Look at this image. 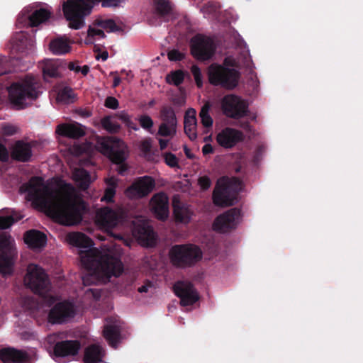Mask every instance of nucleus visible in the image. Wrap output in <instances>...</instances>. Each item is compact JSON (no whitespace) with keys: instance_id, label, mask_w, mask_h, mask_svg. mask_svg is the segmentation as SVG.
Masks as SVG:
<instances>
[{"instance_id":"f257e3e1","label":"nucleus","mask_w":363,"mask_h":363,"mask_svg":"<svg viewBox=\"0 0 363 363\" xmlns=\"http://www.w3.org/2000/svg\"><path fill=\"white\" fill-rule=\"evenodd\" d=\"M20 191L35 208L59 223L73 225L82 220L84 205L74 188L61 179L45 182L40 177H33L21 186Z\"/></svg>"},{"instance_id":"f03ea898","label":"nucleus","mask_w":363,"mask_h":363,"mask_svg":"<svg viewBox=\"0 0 363 363\" xmlns=\"http://www.w3.org/2000/svg\"><path fill=\"white\" fill-rule=\"evenodd\" d=\"M66 240L79 249L82 264L87 270L82 277L84 285L106 282L111 277H118L123 273L120 250L116 249L113 252L106 247L92 248V240L80 233L67 234Z\"/></svg>"},{"instance_id":"7ed1b4c3","label":"nucleus","mask_w":363,"mask_h":363,"mask_svg":"<svg viewBox=\"0 0 363 363\" xmlns=\"http://www.w3.org/2000/svg\"><path fill=\"white\" fill-rule=\"evenodd\" d=\"M124 0H67L62 4L65 18L69 21V28L75 30L82 28L84 24V18L88 16L93 6L101 2L102 6H118Z\"/></svg>"},{"instance_id":"20e7f679","label":"nucleus","mask_w":363,"mask_h":363,"mask_svg":"<svg viewBox=\"0 0 363 363\" xmlns=\"http://www.w3.org/2000/svg\"><path fill=\"white\" fill-rule=\"evenodd\" d=\"M236 64V60L232 57H226L222 65L211 64L207 69L209 83L228 90L235 89L240 78V72L235 69Z\"/></svg>"},{"instance_id":"39448f33","label":"nucleus","mask_w":363,"mask_h":363,"mask_svg":"<svg viewBox=\"0 0 363 363\" xmlns=\"http://www.w3.org/2000/svg\"><path fill=\"white\" fill-rule=\"evenodd\" d=\"M96 149L113 162L118 164L117 171L123 174L127 170V166L123 162L126 159L128 150L124 141L116 137L98 138Z\"/></svg>"},{"instance_id":"423d86ee","label":"nucleus","mask_w":363,"mask_h":363,"mask_svg":"<svg viewBox=\"0 0 363 363\" xmlns=\"http://www.w3.org/2000/svg\"><path fill=\"white\" fill-rule=\"evenodd\" d=\"M38 88L37 80L32 76L13 84L9 89L11 103L18 109L25 108L38 98Z\"/></svg>"},{"instance_id":"0eeeda50","label":"nucleus","mask_w":363,"mask_h":363,"mask_svg":"<svg viewBox=\"0 0 363 363\" xmlns=\"http://www.w3.org/2000/svg\"><path fill=\"white\" fill-rule=\"evenodd\" d=\"M242 189L241 182L235 178L222 177L217 182L213 199L216 205L228 206L238 201V192Z\"/></svg>"},{"instance_id":"6e6552de","label":"nucleus","mask_w":363,"mask_h":363,"mask_svg":"<svg viewBox=\"0 0 363 363\" xmlns=\"http://www.w3.org/2000/svg\"><path fill=\"white\" fill-rule=\"evenodd\" d=\"M169 258L175 266L190 267L202 258V252L199 247L191 244L175 245L169 251Z\"/></svg>"},{"instance_id":"1a4fd4ad","label":"nucleus","mask_w":363,"mask_h":363,"mask_svg":"<svg viewBox=\"0 0 363 363\" xmlns=\"http://www.w3.org/2000/svg\"><path fill=\"white\" fill-rule=\"evenodd\" d=\"M23 283L32 291L40 295H44L50 289L47 274L42 267L35 264L28 266Z\"/></svg>"},{"instance_id":"9d476101","label":"nucleus","mask_w":363,"mask_h":363,"mask_svg":"<svg viewBox=\"0 0 363 363\" xmlns=\"http://www.w3.org/2000/svg\"><path fill=\"white\" fill-rule=\"evenodd\" d=\"M0 274L8 277L13 272L16 248L14 241L6 234L0 235Z\"/></svg>"},{"instance_id":"9b49d317","label":"nucleus","mask_w":363,"mask_h":363,"mask_svg":"<svg viewBox=\"0 0 363 363\" xmlns=\"http://www.w3.org/2000/svg\"><path fill=\"white\" fill-rule=\"evenodd\" d=\"M216 45L210 37L197 35L191 40L192 55L199 60H207L213 57Z\"/></svg>"},{"instance_id":"f8f14e48","label":"nucleus","mask_w":363,"mask_h":363,"mask_svg":"<svg viewBox=\"0 0 363 363\" xmlns=\"http://www.w3.org/2000/svg\"><path fill=\"white\" fill-rule=\"evenodd\" d=\"M242 213L238 208H231L216 218L213 230L220 233H226L237 228L242 220Z\"/></svg>"},{"instance_id":"ddd939ff","label":"nucleus","mask_w":363,"mask_h":363,"mask_svg":"<svg viewBox=\"0 0 363 363\" xmlns=\"http://www.w3.org/2000/svg\"><path fill=\"white\" fill-rule=\"evenodd\" d=\"M220 104L223 113L230 118H239L247 112L246 103L240 97L234 94L225 96Z\"/></svg>"},{"instance_id":"4468645a","label":"nucleus","mask_w":363,"mask_h":363,"mask_svg":"<svg viewBox=\"0 0 363 363\" xmlns=\"http://www.w3.org/2000/svg\"><path fill=\"white\" fill-rule=\"evenodd\" d=\"M121 216L120 209H112L109 207L101 208L96 212L95 222L99 228L108 231L118 225Z\"/></svg>"},{"instance_id":"2eb2a0df","label":"nucleus","mask_w":363,"mask_h":363,"mask_svg":"<svg viewBox=\"0 0 363 363\" xmlns=\"http://www.w3.org/2000/svg\"><path fill=\"white\" fill-rule=\"evenodd\" d=\"M133 235L143 246L151 247L155 244L156 235L149 223L144 219L137 218L133 221Z\"/></svg>"},{"instance_id":"dca6fc26","label":"nucleus","mask_w":363,"mask_h":363,"mask_svg":"<svg viewBox=\"0 0 363 363\" xmlns=\"http://www.w3.org/2000/svg\"><path fill=\"white\" fill-rule=\"evenodd\" d=\"M76 314L74 306L68 301L56 303L50 311L48 321L52 324L62 323L69 320Z\"/></svg>"},{"instance_id":"f3484780","label":"nucleus","mask_w":363,"mask_h":363,"mask_svg":"<svg viewBox=\"0 0 363 363\" xmlns=\"http://www.w3.org/2000/svg\"><path fill=\"white\" fill-rule=\"evenodd\" d=\"M155 183L154 179L145 176L136 180L125 191V194L130 199H139L147 196L150 193Z\"/></svg>"},{"instance_id":"a211bd4d","label":"nucleus","mask_w":363,"mask_h":363,"mask_svg":"<svg viewBox=\"0 0 363 363\" xmlns=\"http://www.w3.org/2000/svg\"><path fill=\"white\" fill-rule=\"evenodd\" d=\"M175 294L180 298L181 304L184 306H191L199 299L196 291L189 281H177L174 286Z\"/></svg>"},{"instance_id":"6ab92c4d","label":"nucleus","mask_w":363,"mask_h":363,"mask_svg":"<svg viewBox=\"0 0 363 363\" xmlns=\"http://www.w3.org/2000/svg\"><path fill=\"white\" fill-rule=\"evenodd\" d=\"M244 138L241 131L232 128H225L220 130L216 137L217 143L223 148L230 149L235 147Z\"/></svg>"},{"instance_id":"aec40b11","label":"nucleus","mask_w":363,"mask_h":363,"mask_svg":"<svg viewBox=\"0 0 363 363\" xmlns=\"http://www.w3.org/2000/svg\"><path fill=\"white\" fill-rule=\"evenodd\" d=\"M150 209L155 216L164 220L169 216V198L163 192L155 194L150 201Z\"/></svg>"},{"instance_id":"412c9836","label":"nucleus","mask_w":363,"mask_h":363,"mask_svg":"<svg viewBox=\"0 0 363 363\" xmlns=\"http://www.w3.org/2000/svg\"><path fill=\"white\" fill-rule=\"evenodd\" d=\"M50 15L51 11L48 8L35 9L31 13H29L28 9H25L21 12L18 23H25L26 25L29 26H37L45 22L50 17Z\"/></svg>"},{"instance_id":"4be33fe9","label":"nucleus","mask_w":363,"mask_h":363,"mask_svg":"<svg viewBox=\"0 0 363 363\" xmlns=\"http://www.w3.org/2000/svg\"><path fill=\"white\" fill-rule=\"evenodd\" d=\"M121 322L117 318H109L106 319L103 335L106 341L112 347H116L120 340V331Z\"/></svg>"},{"instance_id":"5701e85b","label":"nucleus","mask_w":363,"mask_h":363,"mask_svg":"<svg viewBox=\"0 0 363 363\" xmlns=\"http://www.w3.org/2000/svg\"><path fill=\"white\" fill-rule=\"evenodd\" d=\"M31 353L23 350L7 347L0 350V359L4 363H23L30 359Z\"/></svg>"},{"instance_id":"b1692460","label":"nucleus","mask_w":363,"mask_h":363,"mask_svg":"<svg viewBox=\"0 0 363 363\" xmlns=\"http://www.w3.org/2000/svg\"><path fill=\"white\" fill-rule=\"evenodd\" d=\"M80 347L78 341H62L55 345V354L58 357H74L78 354Z\"/></svg>"},{"instance_id":"393cba45","label":"nucleus","mask_w":363,"mask_h":363,"mask_svg":"<svg viewBox=\"0 0 363 363\" xmlns=\"http://www.w3.org/2000/svg\"><path fill=\"white\" fill-rule=\"evenodd\" d=\"M174 216L177 222L186 224L193 215V211L190 207L179 201L177 196L173 198Z\"/></svg>"},{"instance_id":"a878e982","label":"nucleus","mask_w":363,"mask_h":363,"mask_svg":"<svg viewBox=\"0 0 363 363\" xmlns=\"http://www.w3.org/2000/svg\"><path fill=\"white\" fill-rule=\"evenodd\" d=\"M25 243L33 250H40L47 244L46 235L38 230H31L24 235Z\"/></svg>"},{"instance_id":"bb28decb","label":"nucleus","mask_w":363,"mask_h":363,"mask_svg":"<svg viewBox=\"0 0 363 363\" xmlns=\"http://www.w3.org/2000/svg\"><path fill=\"white\" fill-rule=\"evenodd\" d=\"M196 114L195 109L189 108L185 113L184 121L185 134L192 141L197 138V120Z\"/></svg>"},{"instance_id":"cd10ccee","label":"nucleus","mask_w":363,"mask_h":363,"mask_svg":"<svg viewBox=\"0 0 363 363\" xmlns=\"http://www.w3.org/2000/svg\"><path fill=\"white\" fill-rule=\"evenodd\" d=\"M72 42L65 36L57 37L49 44L50 50L57 55L69 53L72 49Z\"/></svg>"},{"instance_id":"c85d7f7f","label":"nucleus","mask_w":363,"mask_h":363,"mask_svg":"<svg viewBox=\"0 0 363 363\" xmlns=\"http://www.w3.org/2000/svg\"><path fill=\"white\" fill-rule=\"evenodd\" d=\"M154 5L156 14L164 21H169L175 18L174 9L168 0H157Z\"/></svg>"},{"instance_id":"c756f323","label":"nucleus","mask_w":363,"mask_h":363,"mask_svg":"<svg viewBox=\"0 0 363 363\" xmlns=\"http://www.w3.org/2000/svg\"><path fill=\"white\" fill-rule=\"evenodd\" d=\"M32 151L29 144L21 141L16 143L12 148L11 157L16 160L26 162L30 160Z\"/></svg>"},{"instance_id":"7c9ffc66","label":"nucleus","mask_w":363,"mask_h":363,"mask_svg":"<svg viewBox=\"0 0 363 363\" xmlns=\"http://www.w3.org/2000/svg\"><path fill=\"white\" fill-rule=\"evenodd\" d=\"M56 133L68 138H79L84 134L83 128L79 124H62L56 129Z\"/></svg>"},{"instance_id":"2f4dec72","label":"nucleus","mask_w":363,"mask_h":363,"mask_svg":"<svg viewBox=\"0 0 363 363\" xmlns=\"http://www.w3.org/2000/svg\"><path fill=\"white\" fill-rule=\"evenodd\" d=\"M104 350L99 345H91L84 351V363H98L101 362Z\"/></svg>"},{"instance_id":"473e14b6","label":"nucleus","mask_w":363,"mask_h":363,"mask_svg":"<svg viewBox=\"0 0 363 363\" xmlns=\"http://www.w3.org/2000/svg\"><path fill=\"white\" fill-rule=\"evenodd\" d=\"M72 177L77 185L82 189L88 188L90 183L95 179V177L91 178L86 171L81 168L74 169Z\"/></svg>"},{"instance_id":"72a5a7b5","label":"nucleus","mask_w":363,"mask_h":363,"mask_svg":"<svg viewBox=\"0 0 363 363\" xmlns=\"http://www.w3.org/2000/svg\"><path fill=\"white\" fill-rule=\"evenodd\" d=\"M61 62L59 60H45L42 62V69L44 77H57L59 74V67Z\"/></svg>"},{"instance_id":"f704fd0d","label":"nucleus","mask_w":363,"mask_h":363,"mask_svg":"<svg viewBox=\"0 0 363 363\" xmlns=\"http://www.w3.org/2000/svg\"><path fill=\"white\" fill-rule=\"evenodd\" d=\"M105 37V34L103 30L100 28L98 23L94 21L91 25L89 26L87 30V36L84 40L86 44H93L96 40H101Z\"/></svg>"},{"instance_id":"c9c22d12","label":"nucleus","mask_w":363,"mask_h":363,"mask_svg":"<svg viewBox=\"0 0 363 363\" xmlns=\"http://www.w3.org/2000/svg\"><path fill=\"white\" fill-rule=\"evenodd\" d=\"M118 180L114 177H108L106 179L107 188L105 191L104 196L101 198V201L110 202L112 201L115 194V188L117 185Z\"/></svg>"},{"instance_id":"e433bc0d","label":"nucleus","mask_w":363,"mask_h":363,"mask_svg":"<svg viewBox=\"0 0 363 363\" xmlns=\"http://www.w3.org/2000/svg\"><path fill=\"white\" fill-rule=\"evenodd\" d=\"M177 130V123L162 122L158 128L157 134L163 137L173 138Z\"/></svg>"},{"instance_id":"4c0bfd02","label":"nucleus","mask_w":363,"mask_h":363,"mask_svg":"<svg viewBox=\"0 0 363 363\" xmlns=\"http://www.w3.org/2000/svg\"><path fill=\"white\" fill-rule=\"evenodd\" d=\"M74 99V94L72 89L69 87H64L57 93L56 99L58 102L63 104L72 103Z\"/></svg>"},{"instance_id":"58836bf2","label":"nucleus","mask_w":363,"mask_h":363,"mask_svg":"<svg viewBox=\"0 0 363 363\" xmlns=\"http://www.w3.org/2000/svg\"><path fill=\"white\" fill-rule=\"evenodd\" d=\"M210 109L211 105L207 102L202 106L199 113L201 123L203 126L207 129L211 128L213 123V118L209 114Z\"/></svg>"},{"instance_id":"ea45409f","label":"nucleus","mask_w":363,"mask_h":363,"mask_svg":"<svg viewBox=\"0 0 363 363\" xmlns=\"http://www.w3.org/2000/svg\"><path fill=\"white\" fill-rule=\"evenodd\" d=\"M23 218L22 216L12 211L8 216H4L3 213H0V229L9 228L15 221H18Z\"/></svg>"},{"instance_id":"a19ab883","label":"nucleus","mask_w":363,"mask_h":363,"mask_svg":"<svg viewBox=\"0 0 363 363\" xmlns=\"http://www.w3.org/2000/svg\"><path fill=\"white\" fill-rule=\"evenodd\" d=\"M102 127L108 132L114 133H118L120 129V125L111 116H106L101 120Z\"/></svg>"},{"instance_id":"79ce46f5","label":"nucleus","mask_w":363,"mask_h":363,"mask_svg":"<svg viewBox=\"0 0 363 363\" xmlns=\"http://www.w3.org/2000/svg\"><path fill=\"white\" fill-rule=\"evenodd\" d=\"M27 35L23 32L16 33L11 38V43L13 48L16 50H21L27 45Z\"/></svg>"},{"instance_id":"37998d69","label":"nucleus","mask_w":363,"mask_h":363,"mask_svg":"<svg viewBox=\"0 0 363 363\" xmlns=\"http://www.w3.org/2000/svg\"><path fill=\"white\" fill-rule=\"evenodd\" d=\"M184 79V72L182 70L173 71L166 77V81L175 86L182 84Z\"/></svg>"},{"instance_id":"c03bdc74","label":"nucleus","mask_w":363,"mask_h":363,"mask_svg":"<svg viewBox=\"0 0 363 363\" xmlns=\"http://www.w3.org/2000/svg\"><path fill=\"white\" fill-rule=\"evenodd\" d=\"M104 32H113L117 30L116 23L111 19H96L95 21Z\"/></svg>"},{"instance_id":"a18cd8bd","label":"nucleus","mask_w":363,"mask_h":363,"mask_svg":"<svg viewBox=\"0 0 363 363\" xmlns=\"http://www.w3.org/2000/svg\"><path fill=\"white\" fill-rule=\"evenodd\" d=\"M161 119L164 123H177L174 111L172 108H163L161 111Z\"/></svg>"},{"instance_id":"49530a36","label":"nucleus","mask_w":363,"mask_h":363,"mask_svg":"<svg viewBox=\"0 0 363 363\" xmlns=\"http://www.w3.org/2000/svg\"><path fill=\"white\" fill-rule=\"evenodd\" d=\"M116 116L122 121L129 128L137 130L138 128L136 125L131 121L127 112L122 111L116 114Z\"/></svg>"},{"instance_id":"de8ad7c7","label":"nucleus","mask_w":363,"mask_h":363,"mask_svg":"<svg viewBox=\"0 0 363 363\" xmlns=\"http://www.w3.org/2000/svg\"><path fill=\"white\" fill-rule=\"evenodd\" d=\"M138 121L143 128L147 130L150 133H152L151 129L153 127L154 123L150 116L147 115L141 116L139 117Z\"/></svg>"},{"instance_id":"09e8293b","label":"nucleus","mask_w":363,"mask_h":363,"mask_svg":"<svg viewBox=\"0 0 363 363\" xmlns=\"http://www.w3.org/2000/svg\"><path fill=\"white\" fill-rule=\"evenodd\" d=\"M191 72L197 86L201 87L203 85V76L201 69L196 65H193L191 67Z\"/></svg>"},{"instance_id":"8fccbe9b","label":"nucleus","mask_w":363,"mask_h":363,"mask_svg":"<svg viewBox=\"0 0 363 363\" xmlns=\"http://www.w3.org/2000/svg\"><path fill=\"white\" fill-rule=\"evenodd\" d=\"M164 162L170 167H178V160L177 157L170 152L164 154Z\"/></svg>"},{"instance_id":"3c124183","label":"nucleus","mask_w":363,"mask_h":363,"mask_svg":"<svg viewBox=\"0 0 363 363\" xmlns=\"http://www.w3.org/2000/svg\"><path fill=\"white\" fill-rule=\"evenodd\" d=\"M91 148V145L89 144H86L83 147H81L79 144H75L72 147V152L75 155H80L84 152L89 154V149Z\"/></svg>"},{"instance_id":"603ef678","label":"nucleus","mask_w":363,"mask_h":363,"mask_svg":"<svg viewBox=\"0 0 363 363\" xmlns=\"http://www.w3.org/2000/svg\"><path fill=\"white\" fill-rule=\"evenodd\" d=\"M104 105L108 108L117 109L118 108L119 104L115 97L108 96L106 99Z\"/></svg>"},{"instance_id":"864d4df0","label":"nucleus","mask_w":363,"mask_h":363,"mask_svg":"<svg viewBox=\"0 0 363 363\" xmlns=\"http://www.w3.org/2000/svg\"><path fill=\"white\" fill-rule=\"evenodd\" d=\"M198 184L201 189L206 190L210 187L211 182L207 176H201L198 179Z\"/></svg>"},{"instance_id":"5fc2aeb1","label":"nucleus","mask_w":363,"mask_h":363,"mask_svg":"<svg viewBox=\"0 0 363 363\" xmlns=\"http://www.w3.org/2000/svg\"><path fill=\"white\" fill-rule=\"evenodd\" d=\"M152 147V142L150 139L143 140L140 145V150L145 155L147 154Z\"/></svg>"},{"instance_id":"6e6d98bb","label":"nucleus","mask_w":363,"mask_h":363,"mask_svg":"<svg viewBox=\"0 0 363 363\" xmlns=\"http://www.w3.org/2000/svg\"><path fill=\"white\" fill-rule=\"evenodd\" d=\"M167 55L169 60L171 61L181 60L184 57V54L177 50H170Z\"/></svg>"},{"instance_id":"4d7b16f0","label":"nucleus","mask_w":363,"mask_h":363,"mask_svg":"<svg viewBox=\"0 0 363 363\" xmlns=\"http://www.w3.org/2000/svg\"><path fill=\"white\" fill-rule=\"evenodd\" d=\"M86 297H93L94 299L97 300L100 297V292L96 289H90L86 291Z\"/></svg>"},{"instance_id":"13d9d810","label":"nucleus","mask_w":363,"mask_h":363,"mask_svg":"<svg viewBox=\"0 0 363 363\" xmlns=\"http://www.w3.org/2000/svg\"><path fill=\"white\" fill-rule=\"evenodd\" d=\"M9 159V152L3 145L0 144V160L6 161Z\"/></svg>"},{"instance_id":"bf43d9fd","label":"nucleus","mask_w":363,"mask_h":363,"mask_svg":"<svg viewBox=\"0 0 363 363\" xmlns=\"http://www.w3.org/2000/svg\"><path fill=\"white\" fill-rule=\"evenodd\" d=\"M203 155H208L213 152V148L211 144L206 143L202 148Z\"/></svg>"},{"instance_id":"052dcab7","label":"nucleus","mask_w":363,"mask_h":363,"mask_svg":"<svg viewBox=\"0 0 363 363\" xmlns=\"http://www.w3.org/2000/svg\"><path fill=\"white\" fill-rule=\"evenodd\" d=\"M16 131V129L15 127L12 125H7L4 128V133L7 135H12Z\"/></svg>"},{"instance_id":"680f3d73","label":"nucleus","mask_w":363,"mask_h":363,"mask_svg":"<svg viewBox=\"0 0 363 363\" xmlns=\"http://www.w3.org/2000/svg\"><path fill=\"white\" fill-rule=\"evenodd\" d=\"M108 57V54L106 51H104L101 53L97 54L96 55V60H101L102 61H106Z\"/></svg>"},{"instance_id":"e2e57ef3","label":"nucleus","mask_w":363,"mask_h":363,"mask_svg":"<svg viewBox=\"0 0 363 363\" xmlns=\"http://www.w3.org/2000/svg\"><path fill=\"white\" fill-rule=\"evenodd\" d=\"M158 142H159V145H160V148L162 150H164L169 144L168 140H164V139H162V138L158 139Z\"/></svg>"},{"instance_id":"0e129e2a","label":"nucleus","mask_w":363,"mask_h":363,"mask_svg":"<svg viewBox=\"0 0 363 363\" xmlns=\"http://www.w3.org/2000/svg\"><path fill=\"white\" fill-rule=\"evenodd\" d=\"M68 67L70 70L74 71L75 72H79L80 66L74 62H69Z\"/></svg>"},{"instance_id":"69168bd1","label":"nucleus","mask_w":363,"mask_h":363,"mask_svg":"<svg viewBox=\"0 0 363 363\" xmlns=\"http://www.w3.org/2000/svg\"><path fill=\"white\" fill-rule=\"evenodd\" d=\"M89 71V67L86 65L83 67H80L79 72H81L83 75H86Z\"/></svg>"},{"instance_id":"338daca9","label":"nucleus","mask_w":363,"mask_h":363,"mask_svg":"<svg viewBox=\"0 0 363 363\" xmlns=\"http://www.w3.org/2000/svg\"><path fill=\"white\" fill-rule=\"evenodd\" d=\"M184 150L185 155H186L187 157H189V158L194 157V155L191 152L190 150L186 146H184Z\"/></svg>"},{"instance_id":"774afa93","label":"nucleus","mask_w":363,"mask_h":363,"mask_svg":"<svg viewBox=\"0 0 363 363\" xmlns=\"http://www.w3.org/2000/svg\"><path fill=\"white\" fill-rule=\"evenodd\" d=\"M121 82V78L118 76H115L113 78V86L114 87L118 86L120 84Z\"/></svg>"}]
</instances>
